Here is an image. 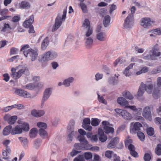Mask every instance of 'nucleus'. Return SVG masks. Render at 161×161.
Wrapping results in <instances>:
<instances>
[{"label": "nucleus", "instance_id": "nucleus-3", "mask_svg": "<svg viewBox=\"0 0 161 161\" xmlns=\"http://www.w3.org/2000/svg\"><path fill=\"white\" fill-rule=\"evenodd\" d=\"M27 70V69L26 68L19 65L15 68L13 67L11 69L10 75L13 79L17 80Z\"/></svg>", "mask_w": 161, "mask_h": 161}, {"label": "nucleus", "instance_id": "nucleus-6", "mask_svg": "<svg viewBox=\"0 0 161 161\" xmlns=\"http://www.w3.org/2000/svg\"><path fill=\"white\" fill-rule=\"evenodd\" d=\"M17 118L18 117L17 116H12L8 114H6L4 117V120L6 121L10 125L14 124Z\"/></svg>", "mask_w": 161, "mask_h": 161}, {"label": "nucleus", "instance_id": "nucleus-24", "mask_svg": "<svg viewBox=\"0 0 161 161\" xmlns=\"http://www.w3.org/2000/svg\"><path fill=\"white\" fill-rule=\"evenodd\" d=\"M123 97L129 100H132L134 98V97L130 92L128 91H125L122 93Z\"/></svg>", "mask_w": 161, "mask_h": 161}, {"label": "nucleus", "instance_id": "nucleus-43", "mask_svg": "<svg viewBox=\"0 0 161 161\" xmlns=\"http://www.w3.org/2000/svg\"><path fill=\"white\" fill-rule=\"evenodd\" d=\"M81 3H80V6L84 13H86L87 12V9L86 6L83 3L84 0H79Z\"/></svg>", "mask_w": 161, "mask_h": 161}, {"label": "nucleus", "instance_id": "nucleus-10", "mask_svg": "<svg viewBox=\"0 0 161 161\" xmlns=\"http://www.w3.org/2000/svg\"><path fill=\"white\" fill-rule=\"evenodd\" d=\"M45 113V111L43 110L33 109L31 112L32 115L36 118H39L44 115Z\"/></svg>", "mask_w": 161, "mask_h": 161}, {"label": "nucleus", "instance_id": "nucleus-35", "mask_svg": "<svg viewBox=\"0 0 161 161\" xmlns=\"http://www.w3.org/2000/svg\"><path fill=\"white\" fill-rule=\"evenodd\" d=\"M125 108H129L132 111H135L136 112L138 111V112H141L142 110V109L141 108H137L136 107L135 105L129 106L128 105L126 106Z\"/></svg>", "mask_w": 161, "mask_h": 161}, {"label": "nucleus", "instance_id": "nucleus-60", "mask_svg": "<svg viewBox=\"0 0 161 161\" xmlns=\"http://www.w3.org/2000/svg\"><path fill=\"white\" fill-rule=\"evenodd\" d=\"M51 66L53 69H56L58 66V64L57 62H53L51 64Z\"/></svg>", "mask_w": 161, "mask_h": 161}, {"label": "nucleus", "instance_id": "nucleus-7", "mask_svg": "<svg viewBox=\"0 0 161 161\" xmlns=\"http://www.w3.org/2000/svg\"><path fill=\"white\" fill-rule=\"evenodd\" d=\"M140 23L141 25L145 28H148L151 25V19L147 17L142 18Z\"/></svg>", "mask_w": 161, "mask_h": 161}, {"label": "nucleus", "instance_id": "nucleus-31", "mask_svg": "<svg viewBox=\"0 0 161 161\" xmlns=\"http://www.w3.org/2000/svg\"><path fill=\"white\" fill-rule=\"evenodd\" d=\"M103 129L105 133L108 134L110 133H113L114 132V129L113 128L108 126H104Z\"/></svg>", "mask_w": 161, "mask_h": 161}, {"label": "nucleus", "instance_id": "nucleus-32", "mask_svg": "<svg viewBox=\"0 0 161 161\" xmlns=\"http://www.w3.org/2000/svg\"><path fill=\"white\" fill-rule=\"evenodd\" d=\"M37 129L36 128L31 129L30 132L29 136L31 138H35L37 134Z\"/></svg>", "mask_w": 161, "mask_h": 161}, {"label": "nucleus", "instance_id": "nucleus-51", "mask_svg": "<svg viewBox=\"0 0 161 161\" xmlns=\"http://www.w3.org/2000/svg\"><path fill=\"white\" fill-rule=\"evenodd\" d=\"M147 132L148 135L152 136L154 133L153 129L152 127L148 128L147 129Z\"/></svg>", "mask_w": 161, "mask_h": 161}, {"label": "nucleus", "instance_id": "nucleus-58", "mask_svg": "<svg viewBox=\"0 0 161 161\" xmlns=\"http://www.w3.org/2000/svg\"><path fill=\"white\" fill-rule=\"evenodd\" d=\"M117 8L116 5L113 4L110 6L109 10L110 14H111L113 11L115 10Z\"/></svg>", "mask_w": 161, "mask_h": 161}, {"label": "nucleus", "instance_id": "nucleus-30", "mask_svg": "<svg viewBox=\"0 0 161 161\" xmlns=\"http://www.w3.org/2000/svg\"><path fill=\"white\" fill-rule=\"evenodd\" d=\"M142 126V124L140 123L136 122L134 123L133 125V127L132 129V130L134 132H135L136 131L140 130V128Z\"/></svg>", "mask_w": 161, "mask_h": 161}, {"label": "nucleus", "instance_id": "nucleus-48", "mask_svg": "<svg viewBox=\"0 0 161 161\" xmlns=\"http://www.w3.org/2000/svg\"><path fill=\"white\" fill-rule=\"evenodd\" d=\"M13 108H17L18 109H24L25 107L24 105L20 104H16L12 105Z\"/></svg>", "mask_w": 161, "mask_h": 161}, {"label": "nucleus", "instance_id": "nucleus-53", "mask_svg": "<svg viewBox=\"0 0 161 161\" xmlns=\"http://www.w3.org/2000/svg\"><path fill=\"white\" fill-rule=\"evenodd\" d=\"M98 101L102 103L106 104L107 102L104 99L103 97L102 96H100L98 94Z\"/></svg>", "mask_w": 161, "mask_h": 161}, {"label": "nucleus", "instance_id": "nucleus-26", "mask_svg": "<svg viewBox=\"0 0 161 161\" xmlns=\"http://www.w3.org/2000/svg\"><path fill=\"white\" fill-rule=\"evenodd\" d=\"M82 150H90L91 149V145L86 140L81 142Z\"/></svg>", "mask_w": 161, "mask_h": 161}, {"label": "nucleus", "instance_id": "nucleus-55", "mask_svg": "<svg viewBox=\"0 0 161 161\" xmlns=\"http://www.w3.org/2000/svg\"><path fill=\"white\" fill-rule=\"evenodd\" d=\"M95 77L96 80L98 81L101 79L103 78V74L99 73H97L95 75Z\"/></svg>", "mask_w": 161, "mask_h": 161}, {"label": "nucleus", "instance_id": "nucleus-17", "mask_svg": "<svg viewBox=\"0 0 161 161\" xmlns=\"http://www.w3.org/2000/svg\"><path fill=\"white\" fill-rule=\"evenodd\" d=\"M23 131L20 125H15L11 131L12 135H18L22 134Z\"/></svg>", "mask_w": 161, "mask_h": 161}, {"label": "nucleus", "instance_id": "nucleus-49", "mask_svg": "<svg viewBox=\"0 0 161 161\" xmlns=\"http://www.w3.org/2000/svg\"><path fill=\"white\" fill-rule=\"evenodd\" d=\"M137 135L138 137L141 141H143L144 140L145 136L143 133L141 131H139L137 132Z\"/></svg>", "mask_w": 161, "mask_h": 161}, {"label": "nucleus", "instance_id": "nucleus-12", "mask_svg": "<svg viewBox=\"0 0 161 161\" xmlns=\"http://www.w3.org/2000/svg\"><path fill=\"white\" fill-rule=\"evenodd\" d=\"M52 92V88H48L46 89L43 92L42 98L47 101L51 96Z\"/></svg>", "mask_w": 161, "mask_h": 161}, {"label": "nucleus", "instance_id": "nucleus-57", "mask_svg": "<svg viewBox=\"0 0 161 161\" xmlns=\"http://www.w3.org/2000/svg\"><path fill=\"white\" fill-rule=\"evenodd\" d=\"M84 159L82 155H80L74 159L73 161H84Z\"/></svg>", "mask_w": 161, "mask_h": 161}, {"label": "nucleus", "instance_id": "nucleus-33", "mask_svg": "<svg viewBox=\"0 0 161 161\" xmlns=\"http://www.w3.org/2000/svg\"><path fill=\"white\" fill-rule=\"evenodd\" d=\"M18 139L23 145L25 147H26L28 143V141L27 139L24 137H20L18 138Z\"/></svg>", "mask_w": 161, "mask_h": 161}, {"label": "nucleus", "instance_id": "nucleus-39", "mask_svg": "<svg viewBox=\"0 0 161 161\" xmlns=\"http://www.w3.org/2000/svg\"><path fill=\"white\" fill-rule=\"evenodd\" d=\"M110 20V18L109 15L106 16L103 21V23L105 27H107L109 24Z\"/></svg>", "mask_w": 161, "mask_h": 161}, {"label": "nucleus", "instance_id": "nucleus-15", "mask_svg": "<svg viewBox=\"0 0 161 161\" xmlns=\"http://www.w3.org/2000/svg\"><path fill=\"white\" fill-rule=\"evenodd\" d=\"M98 134L99 136V139L100 141L102 142H105L107 140V137L104 132L103 129L99 128L98 130Z\"/></svg>", "mask_w": 161, "mask_h": 161}, {"label": "nucleus", "instance_id": "nucleus-1", "mask_svg": "<svg viewBox=\"0 0 161 161\" xmlns=\"http://www.w3.org/2000/svg\"><path fill=\"white\" fill-rule=\"evenodd\" d=\"M20 50L23 52L24 54L25 57L29 58L32 61L36 59L38 54L37 49H29V46L27 44L22 45Z\"/></svg>", "mask_w": 161, "mask_h": 161}, {"label": "nucleus", "instance_id": "nucleus-22", "mask_svg": "<svg viewBox=\"0 0 161 161\" xmlns=\"http://www.w3.org/2000/svg\"><path fill=\"white\" fill-rule=\"evenodd\" d=\"M150 52L152 53V55L154 57L159 56L161 54V53L159 51L158 48L155 46L153 47Z\"/></svg>", "mask_w": 161, "mask_h": 161}, {"label": "nucleus", "instance_id": "nucleus-20", "mask_svg": "<svg viewBox=\"0 0 161 161\" xmlns=\"http://www.w3.org/2000/svg\"><path fill=\"white\" fill-rule=\"evenodd\" d=\"M146 87V85L143 82L141 83L140 86L139 87L137 93V96L139 97L142 96L146 91L145 88Z\"/></svg>", "mask_w": 161, "mask_h": 161}, {"label": "nucleus", "instance_id": "nucleus-27", "mask_svg": "<svg viewBox=\"0 0 161 161\" xmlns=\"http://www.w3.org/2000/svg\"><path fill=\"white\" fill-rule=\"evenodd\" d=\"M11 153V150L9 147H7L5 150H3L2 151V155L3 157V158L4 160H7L9 158L8 157H7L8 154H9Z\"/></svg>", "mask_w": 161, "mask_h": 161}, {"label": "nucleus", "instance_id": "nucleus-47", "mask_svg": "<svg viewBox=\"0 0 161 161\" xmlns=\"http://www.w3.org/2000/svg\"><path fill=\"white\" fill-rule=\"evenodd\" d=\"M35 90L40 89L42 88L44 86L43 83L39 82L36 83H35Z\"/></svg>", "mask_w": 161, "mask_h": 161}, {"label": "nucleus", "instance_id": "nucleus-28", "mask_svg": "<svg viewBox=\"0 0 161 161\" xmlns=\"http://www.w3.org/2000/svg\"><path fill=\"white\" fill-rule=\"evenodd\" d=\"M128 149L130 151V154L135 157H138L137 153L135 151V147L132 144H130L128 146Z\"/></svg>", "mask_w": 161, "mask_h": 161}, {"label": "nucleus", "instance_id": "nucleus-56", "mask_svg": "<svg viewBox=\"0 0 161 161\" xmlns=\"http://www.w3.org/2000/svg\"><path fill=\"white\" fill-rule=\"evenodd\" d=\"M113 152L111 151H107L105 152V156L108 158H111L112 156V154L113 153Z\"/></svg>", "mask_w": 161, "mask_h": 161}, {"label": "nucleus", "instance_id": "nucleus-19", "mask_svg": "<svg viewBox=\"0 0 161 161\" xmlns=\"http://www.w3.org/2000/svg\"><path fill=\"white\" fill-rule=\"evenodd\" d=\"M75 80L74 77H68L64 80V86L65 87H69L71 85Z\"/></svg>", "mask_w": 161, "mask_h": 161}, {"label": "nucleus", "instance_id": "nucleus-34", "mask_svg": "<svg viewBox=\"0 0 161 161\" xmlns=\"http://www.w3.org/2000/svg\"><path fill=\"white\" fill-rule=\"evenodd\" d=\"M39 132L40 135L43 138H47L48 135L47 132L45 130V129H40L39 130Z\"/></svg>", "mask_w": 161, "mask_h": 161}, {"label": "nucleus", "instance_id": "nucleus-45", "mask_svg": "<svg viewBox=\"0 0 161 161\" xmlns=\"http://www.w3.org/2000/svg\"><path fill=\"white\" fill-rule=\"evenodd\" d=\"M14 93L22 97L23 90L15 88L14 89Z\"/></svg>", "mask_w": 161, "mask_h": 161}, {"label": "nucleus", "instance_id": "nucleus-54", "mask_svg": "<svg viewBox=\"0 0 161 161\" xmlns=\"http://www.w3.org/2000/svg\"><path fill=\"white\" fill-rule=\"evenodd\" d=\"M143 158L145 161H150L151 159V156L150 154L146 153L144 154Z\"/></svg>", "mask_w": 161, "mask_h": 161}, {"label": "nucleus", "instance_id": "nucleus-4", "mask_svg": "<svg viewBox=\"0 0 161 161\" xmlns=\"http://www.w3.org/2000/svg\"><path fill=\"white\" fill-rule=\"evenodd\" d=\"M67 10L64 9L62 17L61 18L60 16L58 14L55 20V23L52 29V31L54 32L56 31L61 25L62 22L64 21L66 17Z\"/></svg>", "mask_w": 161, "mask_h": 161}, {"label": "nucleus", "instance_id": "nucleus-40", "mask_svg": "<svg viewBox=\"0 0 161 161\" xmlns=\"http://www.w3.org/2000/svg\"><path fill=\"white\" fill-rule=\"evenodd\" d=\"M153 85L152 84H149L147 85H146V87L145 89L146 91L149 94H151L153 91Z\"/></svg>", "mask_w": 161, "mask_h": 161}, {"label": "nucleus", "instance_id": "nucleus-21", "mask_svg": "<svg viewBox=\"0 0 161 161\" xmlns=\"http://www.w3.org/2000/svg\"><path fill=\"white\" fill-rule=\"evenodd\" d=\"M19 124L21 126L23 132V131L28 132L29 131L30 129V125L28 123L23 122Z\"/></svg>", "mask_w": 161, "mask_h": 161}, {"label": "nucleus", "instance_id": "nucleus-9", "mask_svg": "<svg viewBox=\"0 0 161 161\" xmlns=\"http://www.w3.org/2000/svg\"><path fill=\"white\" fill-rule=\"evenodd\" d=\"M15 27L16 25L15 24H14L12 26H10L9 24L5 23L4 24L1 31L7 33H10L15 28Z\"/></svg>", "mask_w": 161, "mask_h": 161}, {"label": "nucleus", "instance_id": "nucleus-11", "mask_svg": "<svg viewBox=\"0 0 161 161\" xmlns=\"http://www.w3.org/2000/svg\"><path fill=\"white\" fill-rule=\"evenodd\" d=\"M82 27L88 29L86 33V36L87 37L91 35V30H90V22L88 19H86L82 25Z\"/></svg>", "mask_w": 161, "mask_h": 161}, {"label": "nucleus", "instance_id": "nucleus-63", "mask_svg": "<svg viewBox=\"0 0 161 161\" xmlns=\"http://www.w3.org/2000/svg\"><path fill=\"white\" fill-rule=\"evenodd\" d=\"M20 19L19 16H15L13 17L11 21L13 22H18Z\"/></svg>", "mask_w": 161, "mask_h": 161}, {"label": "nucleus", "instance_id": "nucleus-18", "mask_svg": "<svg viewBox=\"0 0 161 161\" xmlns=\"http://www.w3.org/2000/svg\"><path fill=\"white\" fill-rule=\"evenodd\" d=\"M34 20V16L33 15H32L30 17L29 19L25 20L23 24V25L24 27L28 28L30 26H31Z\"/></svg>", "mask_w": 161, "mask_h": 161}, {"label": "nucleus", "instance_id": "nucleus-38", "mask_svg": "<svg viewBox=\"0 0 161 161\" xmlns=\"http://www.w3.org/2000/svg\"><path fill=\"white\" fill-rule=\"evenodd\" d=\"M154 152L157 155H161V144H159L157 145L155 149Z\"/></svg>", "mask_w": 161, "mask_h": 161}, {"label": "nucleus", "instance_id": "nucleus-37", "mask_svg": "<svg viewBox=\"0 0 161 161\" xmlns=\"http://www.w3.org/2000/svg\"><path fill=\"white\" fill-rule=\"evenodd\" d=\"M37 126L40 129H46L47 127V125L46 123L42 122H37Z\"/></svg>", "mask_w": 161, "mask_h": 161}, {"label": "nucleus", "instance_id": "nucleus-25", "mask_svg": "<svg viewBox=\"0 0 161 161\" xmlns=\"http://www.w3.org/2000/svg\"><path fill=\"white\" fill-rule=\"evenodd\" d=\"M75 121L73 119H71L69 121L67 129L68 132H73L75 128Z\"/></svg>", "mask_w": 161, "mask_h": 161}, {"label": "nucleus", "instance_id": "nucleus-42", "mask_svg": "<svg viewBox=\"0 0 161 161\" xmlns=\"http://www.w3.org/2000/svg\"><path fill=\"white\" fill-rule=\"evenodd\" d=\"M21 8L27 9L30 8V4L29 3L26 1H22L20 5Z\"/></svg>", "mask_w": 161, "mask_h": 161}, {"label": "nucleus", "instance_id": "nucleus-23", "mask_svg": "<svg viewBox=\"0 0 161 161\" xmlns=\"http://www.w3.org/2000/svg\"><path fill=\"white\" fill-rule=\"evenodd\" d=\"M12 130V127L11 125H8L6 126L3 129V134L4 136H8Z\"/></svg>", "mask_w": 161, "mask_h": 161}, {"label": "nucleus", "instance_id": "nucleus-36", "mask_svg": "<svg viewBox=\"0 0 161 161\" xmlns=\"http://www.w3.org/2000/svg\"><path fill=\"white\" fill-rule=\"evenodd\" d=\"M122 118L126 120L130 119L132 118L131 114L129 112L125 110Z\"/></svg>", "mask_w": 161, "mask_h": 161}, {"label": "nucleus", "instance_id": "nucleus-41", "mask_svg": "<svg viewBox=\"0 0 161 161\" xmlns=\"http://www.w3.org/2000/svg\"><path fill=\"white\" fill-rule=\"evenodd\" d=\"M35 83H30L25 85L24 86V88L32 90H35Z\"/></svg>", "mask_w": 161, "mask_h": 161}, {"label": "nucleus", "instance_id": "nucleus-46", "mask_svg": "<svg viewBox=\"0 0 161 161\" xmlns=\"http://www.w3.org/2000/svg\"><path fill=\"white\" fill-rule=\"evenodd\" d=\"M125 110H123L119 108H116L114 109V111L119 116L122 117L123 113L124 112Z\"/></svg>", "mask_w": 161, "mask_h": 161}, {"label": "nucleus", "instance_id": "nucleus-52", "mask_svg": "<svg viewBox=\"0 0 161 161\" xmlns=\"http://www.w3.org/2000/svg\"><path fill=\"white\" fill-rule=\"evenodd\" d=\"M22 97L25 98H29L31 97V95L29 92L25 91H23Z\"/></svg>", "mask_w": 161, "mask_h": 161}, {"label": "nucleus", "instance_id": "nucleus-44", "mask_svg": "<svg viewBox=\"0 0 161 161\" xmlns=\"http://www.w3.org/2000/svg\"><path fill=\"white\" fill-rule=\"evenodd\" d=\"M49 44V41H43L41 44V49L42 50H45Z\"/></svg>", "mask_w": 161, "mask_h": 161}, {"label": "nucleus", "instance_id": "nucleus-5", "mask_svg": "<svg viewBox=\"0 0 161 161\" xmlns=\"http://www.w3.org/2000/svg\"><path fill=\"white\" fill-rule=\"evenodd\" d=\"M136 8L135 7L132 6L131 9V14H129L125 19L124 24V26L126 28H130L131 25V23L134 20V14L135 13Z\"/></svg>", "mask_w": 161, "mask_h": 161}, {"label": "nucleus", "instance_id": "nucleus-2", "mask_svg": "<svg viewBox=\"0 0 161 161\" xmlns=\"http://www.w3.org/2000/svg\"><path fill=\"white\" fill-rule=\"evenodd\" d=\"M57 52L54 51H48L39 56L38 61L41 62H45L52 60H55L58 58Z\"/></svg>", "mask_w": 161, "mask_h": 161}, {"label": "nucleus", "instance_id": "nucleus-62", "mask_svg": "<svg viewBox=\"0 0 161 161\" xmlns=\"http://www.w3.org/2000/svg\"><path fill=\"white\" fill-rule=\"evenodd\" d=\"M93 161H101L100 156L97 154H95L93 155Z\"/></svg>", "mask_w": 161, "mask_h": 161}, {"label": "nucleus", "instance_id": "nucleus-64", "mask_svg": "<svg viewBox=\"0 0 161 161\" xmlns=\"http://www.w3.org/2000/svg\"><path fill=\"white\" fill-rule=\"evenodd\" d=\"M18 51V50L15 48H12L10 52V54L11 55L16 54Z\"/></svg>", "mask_w": 161, "mask_h": 161}, {"label": "nucleus", "instance_id": "nucleus-61", "mask_svg": "<svg viewBox=\"0 0 161 161\" xmlns=\"http://www.w3.org/2000/svg\"><path fill=\"white\" fill-rule=\"evenodd\" d=\"M153 32L155 34L161 35V28H157L153 30Z\"/></svg>", "mask_w": 161, "mask_h": 161}, {"label": "nucleus", "instance_id": "nucleus-29", "mask_svg": "<svg viewBox=\"0 0 161 161\" xmlns=\"http://www.w3.org/2000/svg\"><path fill=\"white\" fill-rule=\"evenodd\" d=\"M67 138V142L68 143H70L72 142L74 136L75 135V132H69Z\"/></svg>", "mask_w": 161, "mask_h": 161}, {"label": "nucleus", "instance_id": "nucleus-13", "mask_svg": "<svg viewBox=\"0 0 161 161\" xmlns=\"http://www.w3.org/2000/svg\"><path fill=\"white\" fill-rule=\"evenodd\" d=\"M119 138L116 137L113 138L109 142L107 146L108 149H112L115 147L119 142Z\"/></svg>", "mask_w": 161, "mask_h": 161}, {"label": "nucleus", "instance_id": "nucleus-14", "mask_svg": "<svg viewBox=\"0 0 161 161\" xmlns=\"http://www.w3.org/2000/svg\"><path fill=\"white\" fill-rule=\"evenodd\" d=\"M90 120L89 118H86L83 120V124L82 125L83 128L85 130H91Z\"/></svg>", "mask_w": 161, "mask_h": 161}, {"label": "nucleus", "instance_id": "nucleus-50", "mask_svg": "<svg viewBox=\"0 0 161 161\" xmlns=\"http://www.w3.org/2000/svg\"><path fill=\"white\" fill-rule=\"evenodd\" d=\"M91 125L93 126H97L99 125V120L97 118L92 119Z\"/></svg>", "mask_w": 161, "mask_h": 161}, {"label": "nucleus", "instance_id": "nucleus-8", "mask_svg": "<svg viewBox=\"0 0 161 161\" xmlns=\"http://www.w3.org/2000/svg\"><path fill=\"white\" fill-rule=\"evenodd\" d=\"M151 108L148 106L145 107L143 110L142 115L145 118L150 120L151 118Z\"/></svg>", "mask_w": 161, "mask_h": 161}, {"label": "nucleus", "instance_id": "nucleus-16", "mask_svg": "<svg viewBox=\"0 0 161 161\" xmlns=\"http://www.w3.org/2000/svg\"><path fill=\"white\" fill-rule=\"evenodd\" d=\"M118 103L125 108L126 106L129 105L128 101L124 97H119L117 99Z\"/></svg>", "mask_w": 161, "mask_h": 161}, {"label": "nucleus", "instance_id": "nucleus-59", "mask_svg": "<svg viewBox=\"0 0 161 161\" xmlns=\"http://www.w3.org/2000/svg\"><path fill=\"white\" fill-rule=\"evenodd\" d=\"M80 151H76L75 149H73L70 153V155L72 157H74L80 153Z\"/></svg>", "mask_w": 161, "mask_h": 161}]
</instances>
